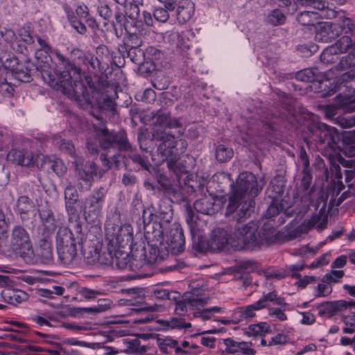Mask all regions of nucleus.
Returning a JSON list of instances; mask_svg holds the SVG:
<instances>
[{
  "label": "nucleus",
  "instance_id": "f257e3e1",
  "mask_svg": "<svg viewBox=\"0 0 355 355\" xmlns=\"http://www.w3.org/2000/svg\"><path fill=\"white\" fill-rule=\"evenodd\" d=\"M263 189L256 176L248 171L242 172L237 178L235 184H232V194L229 197L226 207L225 217L248 218L254 211L255 202L254 198Z\"/></svg>",
  "mask_w": 355,
  "mask_h": 355
},
{
  "label": "nucleus",
  "instance_id": "f03ea898",
  "mask_svg": "<svg viewBox=\"0 0 355 355\" xmlns=\"http://www.w3.org/2000/svg\"><path fill=\"white\" fill-rule=\"evenodd\" d=\"M226 218H230L234 224V236L236 239L233 247L237 250H258L274 241V230L266 224L260 227L254 221L243 224L247 218L238 220L237 218L232 217Z\"/></svg>",
  "mask_w": 355,
  "mask_h": 355
},
{
  "label": "nucleus",
  "instance_id": "7ed1b4c3",
  "mask_svg": "<svg viewBox=\"0 0 355 355\" xmlns=\"http://www.w3.org/2000/svg\"><path fill=\"white\" fill-rule=\"evenodd\" d=\"M82 209L83 203L79 200L78 192L73 190L68 198V215L69 216L68 230L70 234L68 254L70 255L71 262L76 261L79 258L78 251L81 250L85 239L80 219Z\"/></svg>",
  "mask_w": 355,
  "mask_h": 355
},
{
  "label": "nucleus",
  "instance_id": "20e7f679",
  "mask_svg": "<svg viewBox=\"0 0 355 355\" xmlns=\"http://www.w3.org/2000/svg\"><path fill=\"white\" fill-rule=\"evenodd\" d=\"M295 117L304 119L302 124L316 137L315 141L323 145L325 150L336 152L340 149V135L336 128L320 122L312 112H293Z\"/></svg>",
  "mask_w": 355,
  "mask_h": 355
},
{
  "label": "nucleus",
  "instance_id": "39448f33",
  "mask_svg": "<svg viewBox=\"0 0 355 355\" xmlns=\"http://www.w3.org/2000/svg\"><path fill=\"white\" fill-rule=\"evenodd\" d=\"M336 25L339 28V37L343 35L336 42L340 53L349 51V55L343 57L340 65L342 68L350 67L355 64V21L344 12H336Z\"/></svg>",
  "mask_w": 355,
  "mask_h": 355
},
{
  "label": "nucleus",
  "instance_id": "423d86ee",
  "mask_svg": "<svg viewBox=\"0 0 355 355\" xmlns=\"http://www.w3.org/2000/svg\"><path fill=\"white\" fill-rule=\"evenodd\" d=\"M347 91L346 94H339L330 104L318 105L319 108H324V111H334L337 109L348 108L347 111H355V70L352 69L343 73L336 81L334 89L322 94V96L334 94L336 89Z\"/></svg>",
  "mask_w": 355,
  "mask_h": 355
},
{
  "label": "nucleus",
  "instance_id": "0eeeda50",
  "mask_svg": "<svg viewBox=\"0 0 355 355\" xmlns=\"http://www.w3.org/2000/svg\"><path fill=\"white\" fill-rule=\"evenodd\" d=\"M85 80L87 83V85L89 88V89L92 92V96L87 90V93L89 95V101L83 100L82 101H78L76 96L74 93V79L68 78V85L70 84L71 89L68 88V98L74 99L80 105L87 104V107L90 105L91 108L94 107V105H96L97 108L100 110V111H116V107L119 106V102L114 101L110 97H109L107 94H101L96 89V86L94 82H93L92 78L90 76H85ZM81 81H83L81 80ZM83 83V82H82ZM85 88L87 87L84 83H83ZM84 109H87L88 107H83Z\"/></svg>",
  "mask_w": 355,
  "mask_h": 355
},
{
  "label": "nucleus",
  "instance_id": "6e6552de",
  "mask_svg": "<svg viewBox=\"0 0 355 355\" xmlns=\"http://www.w3.org/2000/svg\"><path fill=\"white\" fill-rule=\"evenodd\" d=\"M95 139L103 150L116 149L119 152L132 150V145L128 141L127 133L124 130L116 131L109 130L107 127L94 126Z\"/></svg>",
  "mask_w": 355,
  "mask_h": 355
},
{
  "label": "nucleus",
  "instance_id": "1a4fd4ad",
  "mask_svg": "<svg viewBox=\"0 0 355 355\" xmlns=\"http://www.w3.org/2000/svg\"><path fill=\"white\" fill-rule=\"evenodd\" d=\"M92 257L93 261L107 266L115 264L119 269L128 268L130 270L135 271L142 267V261H137V263H134V260H131L128 254L114 251L113 245L108 247L107 251L102 254L95 249L94 255Z\"/></svg>",
  "mask_w": 355,
  "mask_h": 355
},
{
  "label": "nucleus",
  "instance_id": "9d476101",
  "mask_svg": "<svg viewBox=\"0 0 355 355\" xmlns=\"http://www.w3.org/2000/svg\"><path fill=\"white\" fill-rule=\"evenodd\" d=\"M85 62V53L78 49H74L70 53V62L68 60V76L74 79V94L78 101H89L87 89L81 81L79 66Z\"/></svg>",
  "mask_w": 355,
  "mask_h": 355
},
{
  "label": "nucleus",
  "instance_id": "9b49d317",
  "mask_svg": "<svg viewBox=\"0 0 355 355\" xmlns=\"http://www.w3.org/2000/svg\"><path fill=\"white\" fill-rule=\"evenodd\" d=\"M132 117H138L141 123L146 125H160L168 128H179L178 132L184 134V128L180 119L172 118L169 112H133Z\"/></svg>",
  "mask_w": 355,
  "mask_h": 355
},
{
  "label": "nucleus",
  "instance_id": "f8f14e48",
  "mask_svg": "<svg viewBox=\"0 0 355 355\" xmlns=\"http://www.w3.org/2000/svg\"><path fill=\"white\" fill-rule=\"evenodd\" d=\"M153 140L157 146V155L163 162L178 153V141L171 132L157 130L153 134Z\"/></svg>",
  "mask_w": 355,
  "mask_h": 355
},
{
  "label": "nucleus",
  "instance_id": "ddd939ff",
  "mask_svg": "<svg viewBox=\"0 0 355 355\" xmlns=\"http://www.w3.org/2000/svg\"><path fill=\"white\" fill-rule=\"evenodd\" d=\"M162 248L164 250V254H178L184 250L185 237L183 229L178 223H173L166 230L164 244Z\"/></svg>",
  "mask_w": 355,
  "mask_h": 355
},
{
  "label": "nucleus",
  "instance_id": "4468645a",
  "mask_svg": "<svg viewBox=\"0 0 355 355\" xmlns=\"http://www.w3.org/2000/svg\"><path fill=\"white\" fill-rule=\"evenodd\" d=\"M51 53H52L53 59L56 60L58 64L62 65L64 70L56 68L53 74H48L46 78L44 76V80L54 90L65 95L67 89V62L65 56L58 49L51 51Z\"/></svg>",
  "mask_w": 355,
  "mask_h": 355
},
{
  "label": "nucleus",
  "instance_id": "2eb2a0df",
  "mask_svg": "<svg viewBox=\"0 0 355 355\" xmlns=\"http://www.w3.org/2000/svg\"><path fill=\"white\" fill-rule=\"evenodd\" d=\"M230 224L225 227H217L214 229L211 235V250L216 252L223 250L230 243L233 247V244H236V236H234V224L232 221L227 218Z\"/></svg>",
  "mask_w": 355,
  "mask_h": 355
},
{
  "label": "nucleus",
  "instance_id": "dca6fc26",
  "mask_svg": "<svg viewBox=\"0 0 355 355\" xmlns=\"http://www.w3.org/2000/svg\"><path fill=\"white\" fill-rule=\"evenodd\" d=\"M12 250L21 257H31L33 254L32 245L26 230L21 226H15L12 231L10 240Z\"/></svg>",
  "mask_w": 355,
  "mask_h": 355
},
{
  "label": "nucleus",
  "instance_id": "f3484780",
  "mask_svg": "<svg viewBox=\"0 0 355 355\" xmlns=\"http://www.w3.org/2000/svg\"><path fill=\"white\" fill-rule=\"evenodd\" d=\"M106 191L103 187L94 189L87 198L85 205V218L90 221L98 219L101 214Z\"/></svg>",
  "mask_w": 355,
  "mask_h": 355
},
{
  "label": "nucleus",
  "instance_id": "a211bd4d",
  "mask_svg": "<svg viewBox=\"0 0 355 355\" xmlns=\"http://www.w3.org/2000/svg\"><path fill=\"white\" fill-rule=\"evenodd\" d=\"M144 237L148 246L162 245L164 244V232L166 231V227L162 226V223L157 222H148L144 218Z\"/></svg>",
  "mask_w": 355,
  "mask_h": 355
},
{
  "label": "nucleus",
  "instance_id": "6ab92c4d",
  "mask_svg": "<svg viewBox=\"0 0 355 355\" xmlns=\"http://www.w3.org/2000/svg\"><path fill=\"white\" fill-rule=\"evenodd\" d=\"M68 154L73 158L72 165L74 166L75 171L78 176L83 180H89L96 175L98 173V166L94 162L84 164V159L82 157L77 156L75 152H72L68 142Z\"/></svg>",
  "mask_w": 355,
  "mask_h": 355
},
{
  "label": "nucleus",
  "instance_id": "aec40b11",
  "mask_svg": "<svg viewBox=\"0 0 355 355\" xmlns=\"http://www.w3.org/2000/svg\"><path fill=\"white\" fill-rule=\"evenodd\" d=\"M148 253H146V248L144 247L139 253V255L132 254L130 256L131 260H134V263L137 261H142V266L145 264H154L158 260L162 261L168 254H164V249L162 245H156V246H148Z\"/></svg>",
  "mask_w": 355,
  "mask_h": 355
},
{
  "label": "nucleus",
  "instance_id": "412c9836",
  "mask_svg": "<svg viewBox=\"0 0 355 355\" xmlns=\"http://www.w3.org/2000/svg\"><path fill=\"white\" fill-rule=\"evenodd\" d=\"M178 153L168 159L166 160L168 168L174 173L177 177L187 173L192 168L195 162L193 157L189 155H184L178 157Z\"/></svg>",
  "mask_w": 355,
  "mask_h": 355
},
{
  "label": "nucleus",
  "instance_id": "4be33fe9",
  "mask_svg": "<svg viewBox=\"0 0 355 355\" xmlns=\"http://www.w3.org/2000/svg\"><path fill=\"white\" fill-rule=\"evenodd\" d=\"M339 37V28L335 22H320L315 38L321 42H331Z\"/></svg>",
  "mask_w": 355,
  "mask_h": 355
},
{
  "label": "nucleus",
  "instance_id": "5701e85b",
  "mask_svg": "<svg viewBox=\"0 0 355 355\" xmlns=\"http://www.w3.org/2000/svg\"><path fill=\"white\" fill-rule=\"evenodd\" d=\"M98 294L99 292L96 290L80 287L76 282H73L68 286V300L70 298L71 301L94 299Z\"/></svg>",
  "mask_w": 355,
  "mask_h": 355
},
{
  "label": "nucleus",
  "instance_id": "b1692460",
  "mask_svg": "<svg viewBox=\"0 0 355 355\" xmlns=\"http://www.w3.org/2000/svg\"><path fill=\"white\" fill-rule=\"evenodd\" d=\"M194 12L195 4L192 1H178L175 10V16L179 24L183 25L188 22L193 16Z\"/></svg>",
  "mask_w": 355,
  "mask_h": 355
},
{
  "label": "nucleus",
  "instance_id": "393cba45",
  "mask_svg": "<svg viewBox=\"0 0 355 355\" xmlns=\"http://www.w3.org/2000/svg\"><path fill=\"white\" fill-rule=\"evenodd\" d=\"M8 160L24 166L34 165L36 157L28 150L12 149L7 155Z\"/></svg>",
  "mask_w": 355,
  "mask_h": 355
},
{
  "label": "nucleus",
  "instance_id": "a878e982",
  "mask_svg": "<svg viewBox=\"0 0 355 355\" xmlns=\"http://www.w3.org/2000/svg\"><path fill=\"white\" fill-rule=\"evenodd\" d=\"M209 298L198 297V295L191 294L189 296L184 295L182 300L175 302V313L178 315H184L187 311V306L192 309L198 306H204L207 304Z\"/></svg>",
  "mask_w": 355,
  "mask_h": 355
},
{
  "label": "nucleus",
  "instance_id": "bb28decb",
  "mask_svg": "<svg viewBox=\"0 0 355 355\" xmlns=\"http://www.w3.org/2000/svg\"><path fill=\"white\" fill-rule=\"evenodd\" d=\"M217 199L212 196H205L196 200L193 203L195 210L205 215H213L220 209L219 204H216Z\"/></svg>",
  "mask_w": 355,
  "mask_h": 355
},
{
  "label": "nucleus",
  "instance_id": "cd10ccee",
  "mask_svg": "<svg viewBox=\"0 0 355 355\" xmlns=\"http://www.w3.org/2000/svg\"><path fill=\"white\" fill-rule=\"evenodd\" d=\"M37 256L40 258V261L44 263H49L51 261L53 253L50 234L43 233V237L39 241Z\"/></svg>",
  "mask_w": 355,
  "mask_h": 355
},
{
  "label": "nucleus",
  "instance_id": "c85d7f7f",
  "mask_svg": "<svg viewBox=\"0 0 355 355\" xmlns=\"http://www.w3.org/2000/svg\"><path fill=\"white\" fill-rule=\"evenodd\" d=\"M1 297L5 302L16 305L25 301L27 299V294L21 290H15L12 287H8L1 291Z\"/></svg>",
  "mask_w": 355,
  "mask_h": 355
},
{
  "label": "nucleus",
  "instance_id": "c756f323",
  "mask_svg": "<svg viewBox=\"0 0 355 355\" xmlns=\"http://www.w3.org/2000/svg\"><path fill=\"white\" fill-rule=\"evenodd\" d=\"M107 307L105 305L99 304L97 306L92 307H70L68 306V315L74 318H80L84 314H96L105 311Z\"/></svg>",
  "mask_w": 355,
  "mask_h": 355
},
{
  "label": "nucleus",
  "instance_id": "7c9ffc66",
  "mask_svg": "<svg viewBox=\"0 0 355 355\" xmlns=\"http://www.w3.org/2000/svg\"><path fill=\"white\" fill-rule=\"evenodd\" d=\"M67 237V226L62 225L61 226L58 231L57 232L55 236V245L57 249V252L59 259L63 262L65 263L66 261V248L65 245V239Z\"/></svg>",
  "mask_w": 355,
  "mask_h": 355
},
{
  "label": "nucleus",
  "instance_id": "2f4dec72",
  "mask_svg": "<svg viewBox=\"0 0 355 355\" xmlns=\"http://www.w3.org/2000/svg\"><path fill=\"white\" fill-rule=\"evenodd\" d=\"M282 192V188L277 187V191H275V196H272L270 194L268 195V197L271 199V201L266 213V217L267 218H271L276 216L284 209V205L279 202V200L278 199L279 195Z\"/></svg>",
  "mask_w": 355,
  "mask_h": 355
},
{
  "label": "nucleus",
  "instance_id": "473e14b6",
  "mask_svg": "<svg viewBox=\"0 0 355 355\" xmlns=\"http://www.w3.org/2000/svg\"><path fill=\"white\" fill-rule=\"evenodd\" d=\"M34 202L27 196H21L18 198L15 205V210L20 215L21 219L27 218L28 214L33 209Z\"/></svg>",
  "mask_w": 355,
  "mask_h": 355
},
{
  "label": "nucleus",
  "instance_id": "72a5a7b5",
  "mask_svg": "<svg viewBox=\"0 0 355 355\" xmlns=\"http://www.w3.org/2000/svg\"><path fill=\"white\" fill-rule=\"evenodd\" d=\"M297 20L302 26H315L319 24L320 15L318 12L304 10L297 15Z\"/></svg>",
  "mask_w": 355,
  "mask_h": 355
},
{
  "label": "nucleus",
  "instance_id": "f704fd0d",
  "mask_svg": "<svg viewBox=\"0 0 355 355\" xmlns=\"http://www.w3.org/2000/svg\"><path fill=\"white\" fill-rule=\"evenodd\" d=\"M257 305H259L261 309L268 308L269 302H272L275 305L284 306L286 304L285 299L282 297L278 296L276 291L269 292L263 294V297L259 300Z\"/></svg>",
  "mask_w": 355,
  "mask_h": 355
},
{
  "label": "nucleus",
  "instance_id": "c9c22d12",
  "mask_svg": "<svg viewBox=\"0 0 355 355\" xmlns=\"http://www.w3.org/2000/svg\"><path fill=\"white\" fill-rule=\"evenodd\" d=\"M14 62L15 64H16V66L13 64L12 67H10L12 75L14 78L21 82H30L31 80V77L29 73V71L24 67L23 64L19 63L16 59L14 60Z\"/></svg>",
  "mask_w": 355,
  "mask_h": 355
},
{
  "label": "nucleus",
  "instance_id": "e433bc0d",
  "mask_svg": "<svg viewBox=\"0 0 355 355\" xmlns=\"http://www.w3.org/2000/svg\"><path fill=\"white\" fill-rule=\"evenodd\" d=\"M142 44L141 37L137 34H130L124 39L123 44L119 46V52H126L130 49H139Z\"/></svg>",
  "mask_w": 355,
  "mask_h": 355
},
{
  "label": "nucleus",
  "instance_id": "4c0bfd02",
  "mask_svg": "<svg viewBox=\"0 0 355 355\" xmlns=\"http://www.w3.org/2000/svg\"><path fill=\"white\" fill-rule=\"evenodd\" d=\"M1 35L13 50L19 53H23L24 46L18 43L16 35L12 30L10 28H5L4 31L1 32Z\"/></svg>",
  "mask_w": 355,
  "mask_h": 355
},
{
  "label": "nucleus",
  "instance_id": "58836bf2",
  "mask_svg": "<svg viewBox=\"0 0 355 355\" xmlns=\"http://www.w3.org/2000/svg\"><path fill=\"white\" fill-rule=\"evenodd\" d=\"M191 234L192 237V248L196 251L201 253H205L208 251L212 252L211 250V243L210 239L207 240L205 238L195 235V232H193Z\"/></svg>",
  "mask_w": 355,
  "mask_h": 355
},
{
  "label": "nucleus",
  "instance_id": "ea45409f",
  "mask_svg": "<svg viewBox=\"0 0 355 355\" xmlns=\"http://www.w3.org/2000/svg\"><path fill=\"white\" fill-rule=\"evenodd\" d=\"M40 217L44 227V233L51 234L55 227L52 213L48 210L42 209L40 212Z\"/></svg>",
  "mask_w": 355,
  "mask_h": 355
},
{
  "label": "nucleus",
  "instance_id": "a19ab883",
  "mask_svg": "<svg viewBox=\"0 0 355 355\" xmlns=\"http://www.w3.org/2000/svg\"><path fill=\"white\" fill-rule=\"evenodd\" d=\"M128 152H130L128 154V158L131 159L134 164L139 166V169L141 168L148 171H150L152 165L147 156L141 155L134 153L132 152V149L131 150H128Z\"/></svg>",
  "mask_w": 355,
  "mask_h": 355
},
{
  "label": "nucleus",
  "instance_id": "79ce46f5",
  "mask_svg": "<svg viewBox=\"0 0 355 355\" xmlns=\"http://www.w3.org/2000/svg\"><path fill=\"white\" fill-rule=\"evenodd\" d=\"M233 150L223 144H219L216 148V159L221 163L228 162L233 157Z\"/></svg>",
  "mask_w": 355,
  "mask_h": 355
},
{
  "label": "nucleus",
  "instance_id": "37998d69",
  "mask_svg": "<svg viewBox=\"0 0 355 355\" xmlns=\"http://www.w3.org/2000/svg\"><path fill=\"white\" fill-rule=\"evenodd\" d=\"M123 58H128L133 63L140 65L144 62V53L141 49L128 50L126 52H120Z\"/></svg>",
  "mask_w": 355,
  "mask_h": 355
},
{
  "label": "nucleus",
  "instance_id": "c03bdc74",
  "mask_svg": "<svg viewBox=\"0 0 355 355\" xmlns=\"http://www.w3.org/2000/svg\"><path fill=\"white\" fill-rule=\"evenodd\" d=\"M312 178L311 171L302 172L300 189L305 194L311 195L313 192Z\"/></svg>",
  "mask_w": 355,
  "mask_h": 355
},
{
  "label": "nucleus",
  "instance_id": "a18cd8bd",
  "mask_svg": "<svg viewBox=\"0 0 355 355\" xmlns=\"http://www.w3.org/2000/svg\"><path fill=\"white\" fill-rule=\"evenodd\" d=\"M281 101L286 111L301 110L300 104L292 96L285 93L281 95Z\"/></svg>",
  "mask_w": 355,
  "mask_h": 355
},
{
  "label": "nucleus",
  "instance_id": "49530a36",
  "mask_svg": "<svg viewBox=\"0 0 355 355\" xmlns=\"http://www.w3.org/2000/svg\"><path fill=\"white\" fill-rule=\"evenodd\" d=\"M234 279L241 282L242 286L244 287H248L252 283V279L250 272L248 271H243L239 268H236V266H234Z\"/></svg>",
  "mask_w": 355,
  "mask_h": 355
},
{
  "label": "nucleus",
  "instance_id": "de8ad7c7",
  "mask_svg": "<svg viewBox=\"0 0 355 355\" xmlns=\"http://www.w3.org/2000/svg\"><path fill=\"white\" fill-rule=\"evenodd\" d=\"M317 309L318 315L321 317L327 315L328 318H331L336 314L333 301L322 302L317 306Z\"/></svg>",
  "mask_w": 355,
  "mask_h": 355
},
{
  "label": "nucleus",
  "instance_id": "09e8293b",
  "mask_svg": "<svg viewBox=\"0 0 355 355\" xmlns=\"http://www.w3.org/2000/svg\"><path fill=\"white\" fill-rule=\"evenodd\" d=\"M268 332H270V326L266 322H261L250 325L246 334L248 336H257Z\"/></svg>",
  "mask_w": 355,
  "mask_h": 355
},
{
  "label": "nucleus",
  "instance_id": "8fccbe9b",
  "mask_svg": "<svg viewBox=\"0 0 355 355\" xmlns=\"http://www.w3.org/2000/svg\"><path fill=\"white\" fill-rule=\"evenodd\" d=\"M268 21L274 26L281 25L285 22L286 15L281 10L275 9L268 15Z\"/></svg>",
  "mask_w": 355,
  "mask_h": 355
},
{
  "label": "nucleus",
  "instance_id": "3c124183",
  "mask_svg": "<svg viewBox=\"0 0 355 355\" xmlns=\"http://www.w3.org/2000/svg\"><path fill=\"white\" fill-rule=\"evenodd\" d=\"M295 78L297 80L309 83L315 79V71L313 69H304L295 73Z\"/></svg>",
  "mask_w": 355,
  "mask_h": 355
},
{
  "label": "nucleus",
  "instance_id": "603ef678",
  "mask_svg": "<svg viewBox=\"0 0 355 355\" xmlns=\"http://www.w3.org/2000/svg\"><path fill=\"white\" fill-rule=\"evenodd\" d=\"M13 142V135L11 131L3 128L0 129V150L8 148Z\"/></svg>",
  "mask_w": 355,
  "mask_h": 355
},
{
  "label": "nucleus",
  "instance_id": "864d4df0",
  "mask_svg": "<svg viewBox=\"0 0 355 355\" xmlns=\"http://www.w3.org/2000/svg\"><path fill=\"white\" fill-rule=\"evenodd\" d=\"M340 53L339 48L336 44L334 46H330L325 49L320 55V60L323 63H331L334 62V54Z\"/></svg>",
  "mask_w": 355,
  "mask_h": 355
},
{
  "label": "nucleus",
  "instance_id": "5fc2aeb1",
  "mask_svg": "<svg viewBox=\"0 0 355 355\" xmlns=\"http://www.w3.org/2000/svg\"><path fill=\"white\" fill-rule=\"evenodd\" d=\"M70 9L76 11L79 19H86L89 15V9L83 3H78L76 1H71Z\"/></svg>",
  "mask_w": 355,
  "mask_h": 355
},
{
  "label": "nucleus",
  "instance_id": "6e6d98bb",
  "mask_svg": "<svg viewBox=\"0 0 355 355\" xmlns=\"http://www.w3.org/2000/svg\"><path fill=\"white\" fill-rule=\"evenodd\" d=\"M120 154L114 155L111 157V159H108L106 155L101 154L100 159L104 166L107 167V169L111 168L114 166L116 168H119L121 164Z\"/></svg>",
  "mask_w": 355,
  "mask_h": 355
},
{
  "label": "nucleus",
  "instance_id": "4d7b16f0",
  "mask_svg": "<svg viewBox=\"0 0 355 355\" xmlns=\"http://www.w3.org/2000/svg\"><path fill=\"white\" fill-rule=\"evenodd\" d=\"M135 97L137 101L151 103L155 100L156 94L152 89H146L143 92L137 93Z\"/></svg>",
  "mask_w": 355,
  "mask_h": 355
},
{
  "label": "nucleus",
  "instance_id": "13d9d810",
  "mask_svg": "<svg viewBox=\"0 0 355 355\" xmlns=\"http://www.w3.org/2000/svg\"><path fill=\"white\" fill-rule=\"evenodd\" d=\"M186 211V221L189 226L191 234L196 230V218H198L191 205H187L185 206Z\"/></svg>",
  "mask_w": 355,
  "mask_h": 355
},
{
  "label": "nucleus",
  "instance_id": "bf43d9fd",
  "mask_svg": "<svg viewBox=\"0 0 355 355\" xmlns=\"http://www.w3.org/2000/svg\"><path fill=\"white\" fill-rule=\"evenodd\" d=\"M223 343L226 346L225 351L229 354H235L239 352V348L244 345V342H236L231 338L224 339Z\"/></svg>",
  "mask_w": 355,
  "mask_h": 355
},
{
  "label": "nucleus",
  "instance_id": "052dcab7",
  "mask_svg": "<svg viewBox=\"0 0 355 355\" xmlns=\"http://www.w3.org/2000/svg\"><path fill=\"white\" fill-rule=\"evenodd\" d=\"M64 292V288L60 286H53L49 288L40 290V295L44 297L52 298L53 295H62Z\"/></svg>",
  "mask_w": 355,
  "mask_h": 355
},
{
  "label": "nucleus",
  "instance_id": "680f3d73",
  "mask_svg": "<svg viewBox=\"0 0 355 355\" xmlns=\"http://www.w3.org/2000/svg\"><path fill=\"white\" fill-rule=\"evenodd\" d=\"M82 19H76V17L70 16L68 14V20L71 24L72 28L80 34H85L87 31V28L81 21Z\"/></svg>",
  "mask_w": 355,
  "mask_h": 355
},
{
  "label": "nucleus",
  "instance_id": "e2e57ef3",
  "mask_svg": "<svg viewBox=\"0 0 355 355\" xmlns=\"http://www.w3.org/2000/svg\"><path fill=\"white\" fill-rule=\"evenodd\" d=\"M336 123L344 128H351L355 125V115L346 116L339 115L336 117Z\"/></svg>",
  "mask_w": 355,
  "mask_h": 355
},
{
  "label": "nucleus",
  "instance_id": "0e129e2a",
  "mask_svg": "<svg viewBox=\"0 0 355 355\" xmlns=\"http://www.w3.org/2000/svg\"><path fill=\"white\" fill-rule=\"evenodd\" d=\"M140 4L130 3V6L125 10V15L133 21H137L140 18Z\"/></svg>",
  "mask_w": 355,
  "mask_h": 355
},
{
  "label": "nucleus",
  "instance_id": "69168bd1",
  "mask_svg": "<svg viewBox=\"0 0 355 355\" xmlns=\"http://www.w3.org/2000/svg\"><path fill=\"white\" fill-rule=\"evenodd\" d=\"M168 11L170 10L165 7L156 8L153 12V17L157 21L164 23L169 18Z\"/></svg>",
  "mask_w": 355,
  "mask_h": 355
},
{
  "label": "nucleus",
  "instance_id": "338daca9",
  "mask_svg": "<svg viewBox=\"0 0 355 355\" xmlns=\"http://www.w3.org/2000/svg\"><path fill=\"white\" fill-rule=\"evenodd\" d=\"M335 313L343 311L348 308L355 307V301L349 300L346 301L343 300L333 301Z\"/></svg>",
  "mask_w": 355,
  "mask_h": 355
},
{
  "label": "nucleus",
  "instance_id": "774afa93",
  "mask_svg": "<svg viewBox=\"0 0 355 355\" xmlns=\"http://www.w3.org/2000/svg\"><path fill=\"white\" fill-rule=\"evenodd\" d=\"M344 276L343 270H332L330 273L326 274L322 279L324 283L337 282L338 279Z\"/></svg>",
  "mask_w": 355,
  "mask_h": 355
}]
</instances>
